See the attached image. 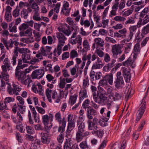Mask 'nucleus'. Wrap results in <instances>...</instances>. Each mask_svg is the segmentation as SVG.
I'll list each match as a JSON object with an SVG mask.
<instances>
[{"label": "nucleus", "instance_id": "obj_1", "mask_svg": "<svg viewBox=\"0 0 149 149\" xmlns=\"http://www.w3.org/2000/svg\"><path fill=\"white\" fill-rule=\"evenodd\" d=\"M83 119L82 118H79L77 121L78 125L79 126L78 127V131L76 134V139L77 142L81 141L84 137L86 136L89 134V132L85 131V125L84 123H80L81 120Z\"/></svg>", "mask_w": 149, "mask_h": 149}, {"label": "nucleus", "instance_id": "obj_2", "mask_svg": "<svg viewBox=\"0 0 149 149\" xmlns=\"http://www.w3.org/2000/svg\"><path fill=\"white\" fill-rule=\"evenodd\" d=\"M67 22L72 27H70L68 24H65L63 26L58 27V29L59 31L63 32L66 35L69 36L71 34V32L74 30L73 27H74L75 25L72 18L70 17H68L67 18Z\"/></svg>", "mask_w": 149, "mask_h": 149}, {"label": "nucleus", "instance_id": "obj_3", "mask_svg": "<svg viewBox=\"0 0 149 149\" xmlns=\"http://www.w3.org/2000/svg\"><path fill=\"white\" fill-rule=\"evenodd\" d=\"M15 76L22 84L25 85L28 84V86H29V84L32 81L31 78L27 77L26 73L20 70H15Z\"/></svg>", "mask_w": 149, "mask_h": 149}, {"label": "nucleus", "instance_id": "obj_4", "mask_svg": "<svg viewBox=\"0 0 149 149\" xmlns=\"http://www.w3.org/2000/svg\"><path fill=\"white\" fill-rule=\"evenodd\" d=\"M97 98L95 102L99 104L102 105H107L108 106V109L110 108L111 105V102L109 100H107V97L101 92L97 93Z\"/></svg>", "mask_w": 149, "mask_h": 149}, {"label": "nucleus", "instance_id": "obj_5", "mask_svg": "<svg viewBox=\"0 0 149 149\" xmlns=\"http://www.w3.org/2000/svg\"><path fill=\"white\" fill-rule=\"evenodd\" d=\"M122 46L121 44H116L112 46L111 51L114 58H117L118 55H120L122 53Z\"/></svg>", "mask_w": 149, "mask_h": 149}, {"label": "nucleus", "instance_id": "obj_6", "mask_svg": "<svg viewBox=\"0 0 149 149\" xmlns=\"http://www.w3.org/2000/svg\"><path fill=\"white\" fill-rule=\"evenodd\" d=\"M8 84L7 87V91L8 93L10 95L15 94L18 95L19 94L18 92H19L21 90V88H20L18 86H17L15 84H13L12 85L13 88H12L10 84L7 83Z\"/></svg>", "mask_w": 149, "mask_h": 149}, {"label": "nucleus", "instance_id": "obj_7", "mask_svg": "<svg viewBox=\"0 0 149 149\" xmlns=\"http://www.w3.org/2000/svg\"><path fill=\"white\" fill-rule=\"evenodd\" d=\"M74 31L69 40V42L72 45L76 44L77 43L79 45H81L82 38L80 35H78L76 37V30H75Z\"/></svg>", "mask_w": 149, "mask_h": 149}, {"label": "nucleus", "instance_id": "obj_8", "mask_svg": "<svg viewBox=\"0 0 149 149\" xmlns=\"http://www.w3.org/2000/svg\"><path fill=\"white\" fill-rule=\"evenodd\" d=\"M56 37L58 38L59 44L57 46L56 50L62 51V47L63 46L65 43V41L66 39V38L63 34L59 32H57L56 33Z\"/></svg>", "mask_w": 149, "mask_h": 149}, {"label": "nucleus", "instance_id": "obj_9", "mask_svg": "<svg viewBox=\"0 0 149 149\" xmlns=\"http://www.w3.org/2000/svg\"><path fill=\"white\" fill-rule=\"evenodd\" d=\"M146 96L147 95H146L142 99V102L140 105L141 107L138 111L139 113L136 118V120L137 121H139L141 118L145 111L146 109V102L145 101V99Z\"/></svg>", "mask_w": 149, "mask_h": 149}, {"label": "nucleus", "instance_id": "obj_10", "mask_svg": "<svg viewBox=\"0 0 149 149\" xmlns=\"http://www.w3.org/2000/svg\"><path fill=\"white\" fill-rule=\"evenodd\" d=\"M98 122V120L96 118H94L92 121L90 119L88 120L87 123L88 125V129L91 130L97 129L98 128L97 125Z\"/></svg>", "mask_w": 149, "mask_h": 149}, {"label": "nucleus", "instance_id": "obj_11", "mask_svg": "<svg viewBox=\"0 0 149 149\" xmlns=\"http://www.w3.org/2000/svg\"><path fill=\"white\" fill-rule=\"evenodd\" d=\"M45 72L43 69L36 70L33 71L31 74V77L33 79H40L44 75Z\"/></svg>", "mask_w": 149, "mask_h": 149}, {"label": "nucleus", "instance_id": "obj_12", "mask_svg": "<svg viewBox=\"0 0 149 149\" xmlns=\"http://www.w3.org/2000/svg\"><path fill=\"white\" fill-rule=\"evenodd\" d=\"M137 29V27L136 26H132L130 27L129 28L130 33L125 38V40L127 42L130 41L132 39L134 34L135 33Z\"/></svg>", "mask_w": 149, "mask_h": 149}, {"label": "nucleus", "instance_id": "obj_13", "mask_svg": "<svg viewBox=\"0 0 149 149\" xmlns=\"http://www.w3.org/2000/svg\"><path fill=\"white\" fill-rule=\"evenodd\" d=\"M91 54H88L87 55H84L82 57V60L83 62L80 67L81 69H83L84 68L86 63V61L87 60L88 61L86 63V65L89 66L91 63Z\"/></svg>", "mask_w": 149, "mask_h": 149}, {"label": "nucleus", "instance_id": "obj_14", "mask_svg": "<svg viewBox=\"0 0 149 149\" xmlns=\"http://www.w3.org/2000/svg\"><path fill=\"white\" fill-rule=\"evenodd\" d=\"M97 111L93 107H91L88 109H87L86 112L87 116L88 119L92 120L93 119V116L96 115Z\"/></svg>", "mask_w": 149, "mask_h": 149}, {"label": "nucleus", "instance_id": "obj_15", "mask_svg": "<svg viewBox=\"0 0 149 149\" xmlns=\"http://www.w3.org/2000/svg\"><path fill=\"white\" fill-rule=\"evenodd\" d=\"M49 132L47 131L46 133H41V142L45 144H48L50 142V138L48 136Z\"/></svg>", "mask_w": 149, "mask_h": 149}, {"label": "nucleus", "instance_id": "obj_16", "mask_svg": "<svg viewBox=\"0 0 149 149\" xmlns=\"http://www.w3.org/2000/svg\"><path fill=\"white\" fill-rule=\"evenodd\" d=\"M42 122L45 125V128L46 130H49L52 127V125L49 124V116L47 115L43 116L42 117Z\"/></svg>", "mask_w": 149, "mask_h": 149}, {"label": "nucleus", "instance_id": "obj_17", "mask_svg": "<svg viewBox=\"0 0 149 149\" xmlns=\"http://www.w3.org/2000/svg\"><path fill=\"white\" fill-rule=\"evenodd\" d=\"M94 41L95 43L97 45L96 47H100L101 49L103 50V46L104 44V42L103 39L100 38H95Z\"/></svg>", "mask_w": 149, "mask_h": 149}, {"label": "nucleus", "instance_id": "obj_18", "mask_svg": "<svg viewBox=\"0 0 149 149\" xmlns=\"http://www.w3.org/2000/svg\"><path fill=\"white\" fill-rule=\"evenodd\" d=\"M114 83L116 88L119 89L122 88L124 84L123 78H116V81H114Z\"/></svg>", "mask_w": 149, "mask_h": 149}, {"label": "nucleus", "instance_id": "obj_19", "mask_svg": "<svg viewBox=\"0 0 149 149\" xmlns=\"http://www.w3.org/2000/svg\"><path fill=\"white\" fill-rule=\"evenodd\" d=\"M140 45L139 43H137L134 45L133 49L134 54L133 56L135 59L136 58L137 55L140 53Z\"/></svg>", "mask_w": 149, "mask_h": 149}, {"label": "nucleus", "instance_id": "obj_20", "mask_svg": "<svg viewBox=\"0 0 149 149\" xmlns=\"http://www.w3.org/2000/svg\"><path fill=\"white\" fill-rule=\"evenodd\" d=\"M73 144V141L70 139H66L64 146V149H72V146Z\"/></svg>", "mask_w": 149, "mask_h": 149}, {"label": "nucleus", "instance_id": "obj_21", "mask_svg": "<svg viewBox=\"0 0 149 149\" xmlns=\"http://www.w3.org/2000/svg\"><path fill=\"white\" fill-rule=\"evenodd\" d=\"M17 47H15L14 51L12 57V62L13 65H15L16 64V59L18 56V49L17 48Z\"/></svg>", "mask_w": 149, "mask_h": 149}, {"label": "nucleus", "instance_id": "obj_22", "mask_svg": "<svg viewBox=\"0 0 149 149\" xmlns=\"http://www.w3.org/2000/svg\"><path fill=\"white\" fill-rule=\"evenodd\" d=\"M104 79L111 85L113 84V76L112 73H109L105 75L103 77Z\"/></svg>", "mask_w": 149, "mask_h": 149}, {"label": "nucleus", "instance_id": "obj_23", "mask_svg": "<svg viewBox=\"0 0 149 149\" xmlns=\"http://www.w3.org/2000/svg\"><path fill=\"white\" fill-rule=\"evenodd\" d=\"M118 8V3H115L112 7V10L110 12L109 16L110 17L113 16H115L117 15L116 11Z\"/></svg>", "mask_w": 149, "mask_h": 149}, {"label": "nucleus", "instance_id": "obj_24", "mask_svg": "<svg viewBox=\"0 0 149 149\" xmlns=\"http://www.w3.org/2000/svg\"><path fill=\"white\" fill-rule=\"evenodd\" d=\"M22 58L24 63H29V61L31 59V54L27 53L22 54Z\"/></svg>", "mask_w": 149, "mask_h": 149}, {"label": "nucleus", "instance_id": "obj_25", "mask_svg": "<svg viewBox=\"0 0 149 149\" xmlns=\"http://www.w3.org/2000/svg\"><path fill=\"white\" fill-rule=\"evenodd\" d=\"M87 97L86 89H84L83 90H81L79 94V101L81 102V100H82L84 98Z\"/></svg>", "mask_w": 149, "mask_h": 149}, {"label": "nucleus", "instance_id": "obj_26", "mask_svg": "<svg viewBox=\"0 0 149 149\" xmlns=\"http://www.w3.org/2000/svg\"><path fill=\"white\" fill-rule=\"evenodd\" d=\"M3 42L8 50L9 49V48H11L13 46V41L12 39H10L8 42L7 40H4L3 41Z\"/></svg>", "mask_w": 149, "mask_h": 149}, {"label": "nucleus", "instance_id": "obj_27", "mask_svg": "<svg viewBox=\"0 0 149 149\" xmlns=\"http://www.w3.org/2000/svg\"><path fill=\"white\" fill-rule=\"evenodd\" d=\"M17 61V66L15 70H20L21 69H23L24 68L27 66L26 64H23L22 65V60L21 58L18 59Z\"/></svg>", "mask_w": 149, "mask_h": 149}, {"label": "nucleus", "instance_id": "obj_28", "mask_svg": "<svg viewBox=\"0 0 149 149\" xmlns=\"http://www.w3.org/2000/svg\"><path fill=\"white\" fill-rule=\"evenodd\" d=\"M75 126V123L74 122H68L67 129L66 133H70L71 132L74 128Z\"/></svg>", "mask_w": 149, "mask_h": 149}, {"label": "nucleus", "instance_id": "obj_29", "mask_svg": "<svg viewBox=\"0 0 149 149\" xmlns=\"http://www.w3.org/2000/svg\"><path fill=\"white\" fill-rule=\"evenodd\" d=\"M32 99L34 100L35 105H37L38 103V98L36 97H33L32 98L30 96L28 97V98L27 99V101L28 104H32Z\"/></svg>", "mask_w": 149, "mask_h": 149}, {"label": "nucleus", "instance_id": "obj_30", "mask_svg": "<svg viewBox=\"0 0 149 149\" xmlns=\"http://www.w3.org/2000/svg\"><path fill=\"white\" fill-rule=\"evenodd\" d=\"M77 97V95L76 94H74L73 95L70 96L69 99V102L71 105H73L76 102Z\"/></svg>", "mask_w": 149, "mask_h": 149}, {"label": "nucleus", "instance_id": "obj_31", "mask_svg": "<svg viewBox=\"0 0 149 149\" xmlns=\"http://www.w3.org/2000/svg\"><path fill=\"white\" fill-rule=\"evenodd\" d=\"M65 79L61 77L60 78V83L58 84L59 87L61 88H64L65 87Z\"/></svg>", "mask_w": 149, "mask_h": 149}, {"label": "nucleus", "instance_id": "obj_32", "mask_svg": "<svg viewBox=\"0 0 149 149\" xmlns=\"http://www.w3.org/2000/svg\"><path fill=\"white\" fill-rule=\"evenodd\" d=\"M28 12L27 10L25 8H23L21 12V16L22 18H23L25 19H26L28 16Z\"/></svg>", "mask_w": 149, "mask_h": 149}, {"label": "nucleus", "instance_id": "obj_33", "mask_svg": "<svg viewBox=\"0 0 149 149\" xmlns=\"http://www.w3.org/2000/svg\"><path fill=\"white\" fill-rule=\"evenodd\" d=\"M17 48L19 52L21 54L29 53L31 52L28 48H20L18 47H17Z\"/></svg>", "mask_w": 149, "mask_h": 149}, {"label": "nucleus", "instance_id": "obj_34", "mask_svg": "<svg viewBox=\"0 0 149 149\" xmlns=\"http://www.w3.org/2000/svg\"><path fill=\"white\" fill-rule=\"evenodd\" d=\"M94 133L95 134L97 137L100 138H102L104 134V132L103 130H100L94 131Z\"/></svg>", "mask_w": 149, "mask_h": 149}, {"label": "nucleus", "instance_id": "obj_35", "mask_svg": "<svg viewBox=\"0 0 149 149\" xmlns=\"http://www.w3.org/2000/svg\"><path fill=\"white\" fill-rule=\"evenodd\" d=\"M80 147L82 149H87L89 148V146L87 143L86 141H83L79 144Z\"/></svg>", "mask_w": 149, "mask_h": 149}, {"label": "nucleus", "instance_id": "obj_36", "mask_svg": "<svg viewBox=\"0 0 149 149\" xmlns=\"http://www.w3.org/2000/svg\"><path fill=\"white\" fill-rule=\"evenodd\" d=\"M33 18L34 20L37 21H40L42 20V19L40 17L38 11L34 12Z\"/></svg>", "mask_w": 149, "mask_h": 149}, {"label": "nucleus", "instance_id": "obj_37", "mask_svg": "<svg viewBox=\"0 0 149 149\" xmlns=\"http://www.w3.org/2000/svg\"><path fill=\"white\" fill-rule=\"evenodd\" d=\"M52 90L49 88H47L46 91V94L48 99L49 102H52L51 97L50 94L51 93Z\"/></svg>", "mask_w": 149, "mask_h": 149}, {"label": "nucleus", "instance_id": "obj_38", "mask_svg": "<svg viewBox=\"0 0 149 149\" xmlns=\"http://www.w3.org/2000/svg\"><path fill=\"white\" fill-rule=\"evenodd\" d=\"M17 116L18 117V121L17 123V127H18L21 124V123H22L21 121L23 120V118L22 116L19 112H17Z\"/></svg>", "mask_w": 149, "mask_h": 149}, {"label": "nucleus", "instance_id": "obj_39", "mask_svg": "<svg viewBox=\"0 0 149 149\" xmlns=\"http://www.w3.org/2000/svg\"><path fill=\"white\" fill-rule=\"evenodd\" d=\"M38 3L36 2H34L32 4H31V7L34 10V12L38 11H39V7Z\"/></svg>", "mask_w": 149, "mask_h": 149}, {"label": "nucleus", "instance_id": "obj_40", "mask_svg": "<svg viewBox=\"0 0 149 149\" xmlns=\"http://www.w3.org/2000/svg\"><path fill=\"white\" fill-rule=\"evenodd\" d=\"M126 18L121 16H116L114 18L113 20L117 22H123L125 20Z\"/></svg>", "mask_w": 149, "mask_h": 149}, {"label": "nucleus", "instance_id": "obj_41", "mask_svg": "<svg viewBox=\"0 0 149 149\" xmlns=\"http://www.w3.org/2000/svg\"><path fill=\"white\" fill-rule=\"evenodd\" d=\"M99 84L100 86L103 87L104 86L105 88L107 86L108 82L105 79H104L103 77V79L99 81Z\"/></svg>", "mask_w": 149, "mask_h": 149}, {"label": "nucleus", "instance_id": "obj_42", "mask_svg": "<svg viewBox=\"0 0 149 149\" xmlns=\"http://www.w3.org/2000/svg\"><path fill=\"white\" fill-rule=\"evenodd\" d=\"M4 109H8L6 104L4 102H3L2 101H0V110L3 111Z\"/></svg>", "mask_w": 149, "mask_h": 149}, {"label": "nucleus", "instance_id": "obj_43", "mask_svg": "<svg viewBox=\"0 0 149 149\" xmlns=\"http://www.w3.org/2000/svg\"><path fill=\"white\" fill-rule=\"evenodd\" d=\"M100 47H97L95 52L100 57H102L104 55V52L100 49Z\"/></svg>", "mask_w": 149, "mask_h": 149}, {"label": "nucleus", "instance_id": "obj_44", "mask_svg": "<svg viewBox=\"0 0 149 149\" xmlns=\"http://www.w3.org/2000/svg\"><path fill=\"white\" fill-rule=\"evenodd\" d=\"M89 85V79L88 77H87L83 80V87L84 89Z\"/></svg>", "mask_w": 149, "mask_h": 149}, {"label": "nucleus", "instance_id": "obj_45", "mask_svg": "<svg viewBox=\"0 0 149 149\" xmlns=\"http://www.w3.org/2000/svg\"><path fill=\"white\" fill-rule=\"evenodd\" d=\"M16 26V25H15L13 27H12V24H10L9 25L8 28V29L9 30L10 32H17V28Z\"/></svg>", "mask_w": 149, "mask_h": 149}, {"label": "nucleus", "instance_id": "obj_46", "mask_svg": "<svg viewBox=\"0 0 149 149\" xmlns=\"http://www.w3.org/2000/svg\"><path fill=\"white\" fill-rule=\"evenodd\" d=\"M54 117L55 120L57 122H60L62 120L61 115L59 112H58L55 114Z\"/></svg>", "mask_w": 149, "mask_h": 149}, {"label": "nucleus", "instance_id": "obj_47", "mask_svg": "<svg viewBox=\"0 0 149 149\" xmlns=\"http://www.w3.org/2000/svg\"><path fill=\"white\" fill-rule=\"evenodd\" d=\"M142 34L145 35L149 32V24L147 25L146 26L144 27L142 30Z\"/></svg>", "mask_w": 149, "mask_h": 149}, {"label": "nucleus", "instance_id": "obj_48", "mask_svg": "<svg viewBox=\"0 0 149 149\" xmlns=\"http://www.w3.org/2000/svg\"><path fill=\"white\" fill-rule=\"evenodd\" d=\"M131 58H129L125 62L123 63V65L125 66H129L131 65L133 63Z\"/></svg>", "mask_w": 149, "mask_h": 149}, {"label": "nucleus", "instance_id": "obj_49", "mask_svg": "<svg viewBox=\"0 0 149 149\" xmlns=\"http://www.w3.org/2000/svg\"><path fill=\"white\" fill-rule=\"evenodd\" d=\"M103 65H101L96 63L93 65L92 69H97L101 68L103 66Z\"/></svg>", "mask_w": 149, "mask_h": 149}, {"label": "nucleus", "instance_id": "obj_50", "mask_svg": "<svg viewBox=\"0 0 149 149\" xmlns=\"http://www.w3.org/2000/svg\"><path fill=\"white\" fill-rule=\"evenodd\" d=\"M149 11V8H145L141 12L140 15V17H141L142 18L144 17Z\"/></svg>", "mask_w": 149, "mask_h": 149}, {"label": "nucleus", "instance_id": "obj_51", "mask_svg": "<svg viewBox=\"0 0 149 149\" xmlns=\"http://www.w3.org/2000/svg\"><path fill=\"white\" fill-rule=\"evenodd\" d=\"M27 25L25 23L22 24L19 26V30L20 31H24L28 28Z\"/></svg>", "mask_w": 149, "mask_h": 149}, {"label": "nucleus", "instance_id": "obj_52", "mask_svg": "<svg viewBox=\"0 0 149 149\" xmlns=\"http://www.w3.org/2000/svg\"><path fill=\"white\" fill-rule=\"evenodd\" d=\"M20 10L19 8H16L13 12V15L15 17H17L19 14Z\"/></svg>", "mask_w": 149, "mask_h": 149}, {"label": "nucleus", "instance_id": "obj_53", "mask_svg": "<svg viewBox=\"0 0 149 149\" xmlns=\"http://www.w3.org/2000/svg\"><path fill=\"white\" fill-rule=\"evenodd\" d=\"M118 31L121 34L123 35V37H122L123 38L126 37V34L127 32V30L126 29L124 28L123 29L119 30Z\"/></svg>", "mask_w": 149, "mask_h": 149}, {"label": "nucleus", "instance_id": "obj_54", "mask_svg": "<svg viewBox=\"0 0 149 149\" xmlns=\"http://www.w3.org/2000/svg\"><path fill=\"white\" fill-rule=\"evenodd\" d=\"M3 64L4 65H7L6 66L7 67L8 70H10L11 67L9 63L8 58H7L5 59L3 61Z\"/></svg>", "mask_w": 149, "mask_h": 149}, {"label": "nucleus", "instance_id": "obj_55", "mask_svg": "<svg viewBox=\"0 0 149 149\" xmlns=\"http://www.w3.org/2000/svg\"><path fill=\"white\" fill-rule=\"evenodd\" d=\"M134 6L132 5L131 6L132 9L128 10L124 12L123 13V15L126 16H128L131 14L133 12V8Z\"/></svg>", "mask_w": 149, "mask_h": 149}, {"label": "nucleus", "instance_id": "obj_56", "mask_svg": "<svg viewBox=\"0 0 149 149\" xmlns=\"http://www.w3.org/2000/svg\"><path fill=\"white\" fill-rule=\"evenodd\" d=\"M64 135L63 133H61L57 137V140L58 142L62 143L63 141Z\"/></svg>", "mask_w": 149, "mask_h": 149}, {"label": "nucleus", "instance_id": "obj_57", "mask_svg": "<svg viewBox=\"0 0 149 149\" xmlns=\"http://www.w3.org/2000/svg\"><path fill=\"white\" fill-rule=\"evenodd\" d=\"M1 74L2 76V79H4L5 81L8 82L9 81V75L3 72H1Z\"/></svg>", "mask_w": 149, "mask_h": 149}, {"label": "nucleus", "instance_id": "obj_58", "mask_svg": "<svg viewBox=\"0 0 149 149\" xmlns=\"http://www.w3.org/2000/svg\"><path fill=\"white\" fill-rule=\"evenodd\" d=\"M78 56V53L75 50H72L70 54V58H74L77 57Z\"/></svg>", "mask_w": 149, "mask_h": 149}, {"label": "nucleus", "instance_id": "obj_59", "mask_svg": "<svg viewBox=\"0 0 149 149\" xmlns=\"http://www.w3.org/2000/svg\"><path fill=\"white\" fill-rule=\"evenodd\" d=\"M5 17L7 22H9L12 20V17L11 13H5Z\"/></svg>", "mask_w": 149, "mask_h": 149}, {"label": "nucleus", "instance_id": "obj_60", "mask_svg": "<svg viewBox=\"0 0 149 149\" xmlns=\"http://www.w3.org/2000/svg\"><path fill=\"white\" fill-rule=\"evenodd\" d=\"M122 95L123 94L121 93L116 92L114 95L113 98L116 100H119L121 98Z\"/></svg>", "mask_w": 149, "mask_h": 149}, {"label": "nucleus", "instance_id": "obj_61", "mask_svg": "<svg viewBox=\"0 0 149 149\" xmlns=\"http://www.w3.org/2000/svg\"><path fill=\"white\" fill-rule=\"evenodd\" d=\"M105 40L107 42H111L113 44L115 43L116 42V41L115 39L109 37H107L105 38Z\"/></svg>", "mask_w": 149, "mask_h": 149}, {"label": "nucleus", "instance_id": "obj_62", "mask_svg": "<svg viewBox=\"0 0 149 149\" xmlns=\"http://www.w3.org/2000/svg\"><path fill=\"white\" fill-rule=\"evenodd\" d=\"M26 36H31L32 33V30L31 28H28L24 31Z\"/></svg>", "mask_w": 149, "mask_h": 149}, {"label": "nucleus", "instance_id": "obj_63", "mask_svg": "<svg viewBox=\"0 0 149 149\" xmlns=\"http://www.w3.org/2000/svg\"><path fill=\"white\" fill-rule=\"evenodd\" d=\"M15 99L13 97H6L4 100V102L6 103H8L14 101Z\"/></svg>", "mask_w": 149, "mask_h": 149}, {"label": "nucleus", "instance_id": "obj_64", "mask_svg": "<svg viewBox=\"0 0 149 149\" xmlns=\"http://www.w3.org/2000/svg\"><path fill=\"white\" fill-rule=\"evenodd\" d=\"M84 48L86 49H88L89 48V46L88 42L87 40H85L83 43Z\"/></svg>", "mask_w": 149, "mask_h": 149}]
</instances>
